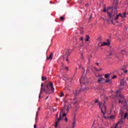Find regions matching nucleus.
<instances>
[{
    "label": "nucleus",
    "instance_id": "f704fd0d",
    "mask_svg": "<svg viewBox=\"0 0 128 128\" xmlns=\"http://www.w3.org/2000/svg\"><path fill=\"white\" fill-rule=\"evenodd\" d=\"M116 94H120V91L119 90H117L116 92Z\"/></svg>",
    "mask_w": 128,
    "mask_h": 128
},
{
    "label": "nucleus",
    "instance_id": "423d86ee",
    "mask_svg": "<svg viewBox=\"0 0 128 128\" xmlns=\"http://www.w3.org/2000/svg\"><path fill=\"white\" fill-rule=\"evenodd\" d=\"M71 52H72V51H70V50H66V52L64 56H63L64 60L66 58V60L68 62H68V56H70V54Z\"/></svg>",
    "mask_w": 128,
    "mask_h": 128
},
{
    "label": "nucleus",
    "instance_id": "cd10ccee",
    "mask_svg": "<svg viewBox=\"0 0 128 128\" xmlns=\"http://www.w3.org/2000/svg\"><path fill=\"white\" fill-rule=\"evenodd\" d=\"M68 110H70V106H68V108L66 109V112H68Z\"/></svg>",
    "mask_w": 128,
    "mask_h": 128
},
{
    "label": "nucleus",
    "instance_id": "f257e3e1",
    "mask_svg": "<svg viewBox=\"0 0 128 128\" xmlns=\"http://www.w3.org/2000/svg\"><path fill=\"white\" fill-rule=\"evenodd\" d=\"M118 14V10H116V8H114L112 9V12H108V16L109 18V20L105 19L104 20V21L108 22H112V21L114 20H118L119 18H126V14H128V13L124 14Z\"/></svg>",
    "mask_w": 128,
    "mask_h": 128
},
{
    "label": "nucleus",
    "instance_id": "dca6fc26",
    "mask_svg": "<svg viewBox=\"0 0 128 128\" xmlns=\"http://www.w3.org/2000/svg\"><path fill=\"white\" fill-rule=\"evenodd\" d=\"M64 80H65L66 84H68V82H70V80H72V79H69L68 78H64Z\"/></svg>",
    "mask_w": 128,
    "mask_h": 128
},
{
    "label": "nucleus",
    "instance_id": "79ce46f5",
    "mask_svg": "<svg viewBox=\"0 0 128 128\" xmlns=\"http://www.w3.org/2000/svg\"><path fill=\"white\" fill-rule=\"evenodd\" d=\"M76 110H78V108H76Z\"/></svg>",
    "mask_w": 128,
    "mask_h": 128
},
{
    "label": "nucleus",
    "instance_id": "393cba45",
    "mask_svg": "<svg viewBox=\"0 0 128 128\" xmlns=\"http://www.w3.org/2000/svg\"><path fill=\"white\" fill-rule=\"evenodd\" d=\"M64 96V92H62L60 94V97L62 98V96Z\"/></svg>",
    "mask_w": 128,
    "mask_h": 128
},
{
    "label": "nucleus",
    "instance_id": "a18cd8bd",
    "mask_svg": "<svg viewBox=\"0 0 128 128\" xmlns=\"http://www.w3.org/2000/svg\"><path fill=\"white\" fill-rule=\"evenodd\" d=\"M128 14V13H127Z\"/></svg>",
    "mask_w": 128,
    "mask_h": 128
},
{
    "label": "nucleus",
    "instance_id": "ddd939ff",
    "mask_svg": "<svg viewBox=\"0 0 128 128\" xmlns=\"http://www.w3.org/2000/svg\"><path fill=\"white\" fill-rule=\"evenodd\" d=\"M124 84H126V82H124V79H122L120 81V86H124Z\"/></svg>",
    "mask_w": 128,
    "mask_h": 128
},
{
    "label": "nucleus",
    "instance_id": "20e7f679",
    "mask_svg": "<svg viewBox=\"0 0 128 128\" xmlns=\"http://www.w3.org/2000/svg\"><path fill=\"white\" fill-rule=\"evenodd\" d=\"M80 82L81 84H84V86H85L86 84L88 82V79L86 78V76L84 74H82V78H80Z\"/></svg>",
    "mask_w": 128,
    "mask_h": 128
},
{
    "label": "nucleus",
    "instance_id": "7c9ffc66",
    "mask_svg": "<svg viewBox=\"0 0 128 128\" xmlns=\"http://www.w3.org/2000/svg\"><path fill=\"white\" fill-rule=\"evenodd\" d=\"M122 70H124V72L125 74H126V73L128 72V70H126L124 71V69H122Z\"/></svg>",
    "mask_w": 128,
    "mask_h": 128
},
{
    "label": "nucleus",
    "instance_id": "473e14b6",
    "mask_svg": "<svg viewBox=\"0 0 128 128\" xmlns=\"http://www.w3.org/2000/svg\"><path fill=\"white\" fill-rule=\"evenodd\" d=\"M64 120H65V122H68V118H64Z\"/></svg>",
    "mask_w": 128,
    "mask_h": 128
},
{
    "label": "nucleus",
    "instance_id": "f03ea898",
    "mask_svg": "<svg viewBox=\"0 0 128 128\" xmlns=\"http://www.w3.org/2000/svg\"><path fill=\"white\" fill-rule=\"evenodd\" d=\"M44 86V83H42L41 84V88L40 94H39V98H40V94L42 92H44L46 94H52L54 92V84L51 82H49L48 84L44 86V88H42Z\"/></svg>",
    "mask_w": 128,
    "mask_h": 128
},
{
    "label": "nucleus",
    "instance_id": "1a4fd4ad",
    "mask_svg": "<svg viewBox=\"0 0 128 128\" xmlns=\"http://www.w3.org/2000/svg\"><path fill=\"white\" fill-rule=\"evenodd\" d=\"M98 82L100 84H104V78H98Z\"/></svg>",
    "mask_w": 128,
    "mask_h": 128
},
{
    "label": "nucleus",
    "instance_id": "a878e982",
    "mask_svg": "<svg viewBox=\"0 0 128 128\" xmlns=\"http://www.w3.org/2000/svg\"><path fill=\"white\" fill-rule=\"evenodd\" d=\"M74 102L72 103V104L74 105L76 104V99H74Z\"/></svg>",
    "mask_w": 128,
    "mask_h": 128
},
{
    "label": "nucleus",
    "instance_id": "2eb2a0df",
    "mask_svg": "<svg viewBox=\"0 0 128 128\" xmlns=\"http://www.w3.org/2000/svg\"><path fill=\"white\" fill-rule=\"evenodd\" d=\"M106 82H109L110 84H112V82L111 80H110L109 78L104 80V83Z\"/></svg>",
    "mask_w": 128,
    "mask_h": 128
},
{
    "label": "nucleus",
    "instance_id": "b1692460",
    "mask_svg": "<svg viewBox=\"0 0 128 128\" xmlns=\"http://www.w3.org/2000/svg\"><path fill=\"white\" fill-rule=\"evenodd\" d=\"M60 20H62V21L64 20V16H62L60 18Z\"/></svg>",
    "mask_w": 128,
    "mask_h": 128
},
{
    "label": "nucleus",
    "instance_id": "bb28decb",
    "mask_svg": "<svg viewBox=\"0 0 128 128\" xmlns=\"http://www.w3.org/2000/svg\"><path fill=\"white\" fill-rule=\"evenodd\" d=\"M46 80V77L42 76V80Z\"/></svg>",
    "mask_w": 128,
    "mask_h": 128
},
{
    "label": "nucleus",
    "instance_id": "9b49d317",
    "mask_svg": "<svg viewBox=\"0 0 128 128\" xmlns=\"http://www.w3.org/2000/svg\"><path fill=\"white\" fill-rule=\"evenodd\" d=\"M110 44V40H108L106 42H104V44H102V46H108Z\"/></svg>",
    "mask_w": 128,
    "mask_h": 128
},
{
    "label": "nucleus",
    "instance_id": "c9c22d12",
    "mask_svg": "<svg viewBox=\"0 0 128 128\" xmlns=\"http://www.w3.org/2000/svg\"><path fill=\"white\" fill-rule=\"evenodd\" d=\"M38 112H37L36 114V118H38Z\"/></svg>",
    "mask_w": 128,
    "mask_h": 128
},
{
    "label": "nucleus",
    "instance_id": "72a5a7b5",
    "mask_svg": "<svg viewBox=\"0 0 128 128\" xmlns=\"http://www.w3.org/2000/svg\"><path fill=\"white\" fill-rule=\"evenodd\" d=\"M80 40H82V42L84 40V38L81 37Z\"/></svg>",
    "mask_w": 128,
    "mask_h": 128
},
{
    "label": "nucleus",
    "instance_id": "0eeeda50",
    "mask_svg": "<svg viewBox=\"0 0 128 128\" xmlns=\"http://www.w3.org/2000/svg\"><path fill=\"white\" fill-rule=\"evenodd\" d=\"M86 89V88H84V86H82V88H81L80 90H76L74 92V94L75 96H78V94L80 92H84Z\"/></svg>",
    "mask_w": 128,
    "mask_h": 128
},
{
    "label": "nucleus",
    "instance_id": "6ab92c4d",
    "mask_svg": "<svg viewBox=\"0 0 128 128\" xmlns=\"http://www.w3.org/2000/svg\"><path fill=\"white\" fill-rule=\"evenodd\" d=\"M112 56V51L107 52L106 56Z\"/></svg>",
    "mask_w": 128,
    "mask_h": 128
},
{
    "label": "nucleus",
    "instance_id": "c85d7f7f",
    "mask_svg": "<svg viewBox=\"0 0 128 128\" xmlns=\"http://www.w3.org/2000/svg\"><path fill=\"white\" fill-rule=\"evenodd\" d=\"M96 72H100V70H102V68H100V70H98V68H96Z\"/></svg>",
    "mask_w": 128,
    "mask_h": 128
},
{
    "label": "nucleus",
    "instance_id": "4c0bfd02",
    "mask_svg": "<svg viewBox=\"0 0 128 128\" xmlns=\"http://www.w3.org/2000/svg\"><path fill=\"white\" fill-rule=\"evenodd\" d=\"M34 128H36V124H34Z\"/></svg>",
    "mask_w": 128,
    "mask_h": 128
},
{
    "label": "nucleus",
    "instance_id": "4be33fe9",
    "mask_svg": "<svg viewBox=\"0 0 128 128\" xmlns=\"http://www.w3.org/2000/svg\"><path fill=\"white\" fill-rule=\"evenodd\" d=\"M108 76H110V74H106L104 75V78H108Z\"/></svg>",
    "mask_w": 128,
    "mask_h": 128
},
{
    "label": "nucleus",
    "instance_id": "f8f14e48",
    "mask_svg": "<svg viewBox=\"0 0 128 128\" xmlns=\"http://www.w3.org/2000/svg\"><path fill=\"white\" fill-rule=\"evenodd\" d=\"M112 10V8H108V10H106V8H104L103 12H108H108H108V10Z\"/></svg>",
    "mask_w": 128,
    "mask_h": 128
},
{
    "label": "nucleus",
    "instance_id": "412c9836",
    "mask_svg": "<svg viewBox=\"0 0 128 128\" xmlns=\"http://www.w3.org/2000/svg\"><path fill=\"white\" fill-rule=\"evenodd\" d=\"M108 120H114V116H108Z\"/></svg>",
    "mask_w": 128,
    "mask_h": 128
},
{
    "label": "nucleus",
    "instance_id": "a19ab883",
    "mask_svg": "<svg viewBox=\"0 0 128 128\" xmlns=\"http://www.w3.org/2000/svg\"><path fill=\"white\" fill-rule=\"evenodd\" d=\"M87 70L88 72V70H90V68H88Z\"/></svg>",
    "mask_w": 128,
    "mask_h": 128
},
{
    "label": "nucleus",
    "instance_id": "7ed1b4c3",
    "mask_svg": "<svg viewBox=\"0 0 128 128\" xmlns=\"http://www.w3.org/2000/svg\"><path fill=\"white\" fill-rule=\"evenodd\" d=\"M64 108H66V106H64V108L62 109V111H60V116L56 120V122L55 126H57L58 124V122H60L62 120L64 119V116H66V113L64 112Z\"/></svg>",
    "mask_w": 128,
    "mask_h": 128
},
{
    "label": "nucleus",
    "instance_id": "4468645a",
    "mask_svg": "<svg viewBox=\"0 0 128 128\" xmlns=\"http://www.w3.org/2000/svg\"><path fill=\"white\" fill-rule=\"evenodd\" d=\"M52 56H54V54H52V53H50L49 57H46L48 60H52Z\"/></svg>",
    "mask_w": 128,
    "mask_h": 128
},
{
    "label": "nucleus",
    "instance_id": "37998d69",
    "mask_svg": "<svg viewBox=\"0 0 128 128\" xmlns=\"http://www.w3.org/2000/svg\"><path fill=\"white\" fill-rule=\"evenodd\" d=\"M108 58H109V57H108Z\"/></svg>",
    "mask_w": 128,
    "mask_h": 128
},
{
    "label": "nucleus",
    "instance_id": "58836bf2",
    "mask_svg": "<svg viewBox=\"0 0 128 128\" xmlns=\"http://www.w3.org/2000/svg\"><path fill=\"white\" fill-rule=\"evenodd\" d=\"M48 96L45 98V100H48Z\"/></svg>",
    "mask_w": 128,
    "mask_h": 128
},
{
    "label": "nucleus",
    "instance_id": "c03bdc74",
    "mask_svg": "<svg viewBox=\"0 0 128 128\" xmlns=\"http://www.w3.org/2000/svg\"><path fill=\"white\" fill-rule=\"evenodd\" d=\"M127 119L128 120V117H127Z\"/></svg>",
    "mask_w": 128,
    "mask_h": 128
},
{
    "label": "nucleus",
    "instance_id": "ea45409f",
    "mask_svg": "<svg viewBox=\"0 0 128 128\" xmlns=\"http://www.w3.org/2000/svg\"><path fill=\"white\" fill-rule=\"evenodd\" d=\"M96 64L97 66H98L100 64H99L98 63H96Z\"/></svg>",
    "mask_w": 128,
    "mask_h": 128
},
{
    "label": "nucleus",
    "instance_id": "2f4dec72",
    "mask_svg": "<svg viewBox=\"0 0 128 128\" xmlns=\"http://www.w3.org/2000/svg\"><path fill=\"white\" fill-rule=\"evenodd\" d=\"M97 102H98V100H96L94 101V103H95V104H96Z\"/></svg>",
    "mask_w": 128,
    "mask_h": 128
},
{
    "label": "nucleus",
    "instance_id": "39448f33",
    "mask_svg": "<svg viewBox=\"0 0 128 128\" xmlns=\"http://www.w3.org/2000/svg\"><path fill=\"white\" fill-rule=\"evenodd\" d=\"M99 106L103 114H106V106L104 104L99 103Z\"/></svg>",
    "mask_w": 128,
    "mask_h": 128
},
{
    "label": "nucleus",
    "instance_id": "a211bd4d",
    "mask_svg": "<svg viewBox=\"0 0 128 128\" xmlns=\"http://www.w3.org/2000/svg\"><path fill=\"white\" fill-rule=\"evenodd\" d=\"M62 70H68V68L66 66H64V65L62 64Z\"/></svg>",
    "mask_w": 128,
    "mask_h": 128
},
{
    "label": "nucleus",
    "instance_id": "f3484780",
    "mask_svg": "<svg viewBox=\"0 0 128 128\" xmlns=\"http://www.w3.org/2000/svg\"><path fill=\"white\" fill-rule=\"evenodd\" d=\"M72 128H76V122L75 120L73 121V122L72 123Z\"/></svg>",
    "mask_w": 128,
    "mask_h": 128
},
{
    "label": "nucleus",
    "instance_id": "5701e85b",
    "mask_svg": "<svg viewBox=\"0 0 128 128\" xmlns=\"http://www.w3.org/2000/svg\"><path fill=\"white\" fill-rule=\"evenodd\" d=\"M128 112L125 113V114L124 116V118H128Z\"/></svg>",
    "mask_w": 128,
    "mask_h": 128
},
{
    "label": "nucleus",
    "instance_id": "6e6552de",
    "mask_svg": "<svg viewBox=\"0 0 128 128\" xmlns=\"http://www.w3.org/2000/svg\"><path fill=\"white\" fill-rule=\"evenodd\" d=\"M124 108H126V106H124V108H121V110H120V114L122 116L124 114Z\"/></svg>",
    "mask_w": 128,
    "mask_h": 128
},
{
    "label": "nucleus",
    "instance_id": "9d476101",
    "mask_svg": "<svg viewBox=\"0 0 128 128\" xmlns=\"http://www.w3.org/2000/svg\"><path fill=\"white\" fill-rule=\"evenodd\" d=\"M124 102H126V98L124 97H122L119 100V104H122Z\"/></svg>",
    "mask_w": 128,
    "mask_h": 128
},
{
    "label": "nucleus",
    "instance_id": "e433bc0d",
    "mask_svg": "<svg viewBox=\"0 0 128 128\" xmlns=\"http://www.w3.org/2000/svg\"><path fill=\"white\" fill-rule=\"evenodd\" d=\"M58 114H57L56 115V118H58Z\"/></svg>",
    "mask_w": 128,
    "mask_h": 128
},
{
    "label": "nucleus",
    "instance_id": "aec40b11",
    "mask_svg": "<svg viewBox=\"0 0 128 128\" xmlns=\"http://www.w3.org/2000/svg\"><path fill=\"white\" fill-rule=\"evenodd\" d=\"M90 40V36H86V38L85 39V42H88Z\"/></svg>",
    "mask_w": 128,
    "mask_h": 128
},
{
    "label": "nucleus",
    "instance_id": "c756f323",
    "mask_svg": "<svg viewBox=\"0 0 128 128\" xmlns=\"http://www.w3.org/2000/svg\"><path fill=\"white\" fill-rule=\"evenodd\" d=\"M114 78H116V76L114 75L112 77V79L114 80Z\"/></svg>",
    "mask_w": 128,
    "mask_h": 128
}]
</instances>
